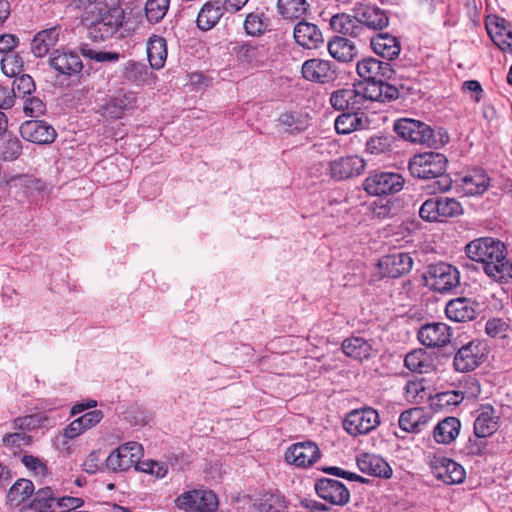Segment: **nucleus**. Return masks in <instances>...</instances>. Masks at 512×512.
<instances>
[{
  "label": "nucleus",
  "mask_w": 512,
  "mask_h": 512,
  "mask_svg": "<svg viewBox=\"0 0 512 512\" xmlns=\"http://www.w3.org/2000/svg\"><path fill=\"white\" fill-rule=\"evenodd\" d=\"M278 120L289 133L303 131L306 127V123L293 113H283Z\"/></svg>",
  "instance_id": "58"
},
{
  "label": "nucleus",
  "mask_w": 512,
  "mask_h": 512,
  "mask_svg": "<svg viewBox=\"0 0 512 512\" xmlns=\"http://www.w3.org/2000/svg\"><path fill=\"white\" fill-rule=\"evenodd\" d=\"M405 393L407 399L411 401L418 402L422 400L426 396L424 380L420 379L407 382Z\"/></svg>",
  "instance_id": "60"
},
{
  "label": "nucleus",
  "mask_w": 512,
  "mask_h": 512,
  "mask_svg": "<svg viewBox=\"0 0 512 512\" xmlns=\"http://www.w3.org/2000/svg\"><path fill=\"white\" fill-rule=\"evenodd\" d=\"M44 420L45 418L40 414L17 417L13 420V429L20 430L21 432L34 430L39 428Z\"/></svg>",
  "instance_id": "54"
},
{
  "label": "nucleus",
  "mask_w": 512,
  "mask_h": 512,
  "mask_svg": "<svg viewBox=\"0 0 512 512\" xmlns=\"http://www.w3.org/2000/svg\"><path fill=\"white\" fill-rule=\"evenodd\" d=\"M14 99L16 97L25 98L35 91V83L33 78L28 74H22L16 77L13 81L12 88L10 89Z\"/></svg>",
  "instance_id": "51"
},
{
  "label": "nucleus",
  "mask_w": 512,
  "mask_h": 512,
  "mask_svg": "<svg viewBox=\"0 0 512 512\" xmlns=\"http://www.w3.org/2000/svg\"><path fill=\"white\" fill-rule=\"evenodd\" d=\"M413 260L409 254L395 252L383 256L378 262V268L383 276L397 278L410 272Z\"/></svg>",
  "instance_id": "17"
},
{
  "label": "nucleus",
  "mask_w": 512,
  "mask_h": 512,
  "mask_svg": "<svg viewBox=\"0 0 512 512\" xmlns=\"http://www.w3.org/2000/svg\"><path fill=\"white\" fill-rule=\"evenodd\" d=\"M330 26L333 31L349 35L352 37H361L364 34L363 25L358 24L355 20L354 15H348L346 13H339L331 17Z\"/></svg>",
  "instance_id": "32"
},
{
  "label": "nucleus",
  "mask_w": 512,
  "mask_h": 512,
  "mask_svg": "<svg viewBox=\"0 0 512 512\" xmlns=\"http://www.w3.org/2000/svg\"><path fill=\"white\" fill-rule=\"evenodd\" d=\"M170 0H147L145 14L151 23H158L164 18L169 8Z\"/></svg>",
  "instance_id": "48"
},
{
  "label": "nucleus",
  "mask_w": 512,
  "mask_h": 512,
  "mask_svg": "<svg viewBox=\"0 0 512 512\" xmlns=\"http://www.w3.org/2000/svg\"><path fill=\"white\" fill-rule=\"evenodd\" d=\"M301 72L306 80L321 84L333 82L337 78L336 67L330 61L323 59L306 60Z\"/></svg>",
  "instance_id": "13"
},
{
  "label": "nucleus",
  "mask_w": 512,
  "mask_h": 512,
  "mask_svg": "<svg viewBox=\"0 0 512 512\" xmlns=\"http://www.w3.org/2000/svg\"><path fill=\"white\" fill-rule=\"evenodd\" d=\"M22 150V145L17 137L9 136L8 139L3 143L1 149V155L5 160L17 159Z\"/></svg>",
  "instance_id": "57"
},
{
  "label": "nucleus",
  "mask_w": 512,
  "mask_h": 512,
  "mask_svg": "<svg viewBox=\"0 0 512 512\" xmlns=\"http://www.w3.org/2000/svg\"><path fill=\"white\" fill-rule=\"evenodd\" d=\"M270 19L263 11L255 10L246 15L243 28L247 35L259 37L269 30Z\"/></svg>",
  "instance_id": "37"
},
{
  "label": "nucleus",
  "mask_w": 512,
  "mask_h": 512,
  "mask_svg": "<svg viewBox=\"0 0 512 512\" xmlns=\"http://www.w3.org/2000/svg\"><path fill=\"white\" fill-rule=\"evenodd\" d=\"M437 206H439V220L443 221L447 218L456 217L463 212L462 205L454 198L437 197Z\"/></svg>",
  "instance_id": "46"
},
{
  "label": "nucleus",
  "mask_w": 512,
  "mask_h": 512,
  "mask_svg": "<svg viewBox=\"0 0 512 512\" xmlns=\"http://www.w3.org/2000/svg\"><path fill=\"white\" fill-rule=\"evenodd\" d=\"M461 423L456 417H446L434 428L433 436L437 443L450 444L459 435Z\"/></svg>",
  "instance_id": "33"
},
{
  "label": "nucleus",
  "mask_w": 512,
  "mask_h": 512,
  "mask_svg": "<svg viewBox=\"0 0 512 512\" xmlns=\"http://www.w3.org/2000/svg\"><path fill=\"white\" fill-rule=\"evenodd\" d=\"M447 317L455 322H467L476 318L475 303L468 298L450 300L445 309Z\"/></svg>",
  "instance_id": "26"
},
{
  "label": "nucleus",
  "mask_w": 512,
  "mask_h": 512,
  "mask_svg": "<svg viewBox=\"0 0 512 512\" xmlns=\"http://www.w3.org/2000/svg\"><path fill=\"white\" fill-rule=\"evenodd\" d=\"M433 474L445 484H459L464 481L466 472L465 469L449 458L437 459L433 465Z\"/></svg>",
  "instance_id": "21"
},
{
  "label": "nucleus",
  "mask_w": 512,
  "mask_h": 512,
  "mask_svg": "<svg viewBox=\"0 0 512 512\" xmlns=\"http://www.w3.org/2000/svg\"><path fill=\"white\" fill-rule=\"evenodd\" d=\"M359 99V94L355 87L343 88L331 94L330 104L338 111H358L362 108Z\"/></svg>",
  "instance_id": "29"
},
{
  "label": "nucleus",
  "mask_w": 512,
  "mask_h": 512,
  "mask_svg": "<svg viewBox=\"0 0 512 512\" xmlns=\"http://www.w3.org/2000/svg\"><path fill=\"white\" fill-rule=\"evenodd\" d=\"M46 105L38 97H28L23 104V111L26 116L39 117L45 113Z\"/></svg>",
  "instance_id": "59"
},
{
  "label": "nucleus",
  "mask_w": 512,
  "mask_h": 512,
  "mask_svg": "<svg viewBox=\"0 0 512 512\" xmlns=\"http://www.w3.org/2000/svg\"><path fill=\"white\" fill-rule=\"evenodd\" d=\"M439 206H437V198L427 199L419 209V215L423 220L426 221H438L439 220Z\"/></svg>",
  "instance_id": "62"
},
{
  "label": "nucleus",
  "mask_w": 512,
  "mask_h": 512,
  "mask_svg": "<svg viewBox=\"0 0 512 512\" xmlns=\"http://www.w3.org/2000/svg\"><path fill=\"white\" fill-rule=\"evenodd\" d=\"M447 157L438 152H425L414 155L409 161V171L413 177L419 179H435L434 190L445 192L452 184L451 178L446 174Z\"/></svg>",
  "instance_id": "3"
},
{
  "label": "nucleus",
  "mask_w": 512,
  "mask_h": 512,
  "mask_svg": "<svg viewBox=\"0 0 512 512\" xmlns=\"http://www.w3.org/2000/svg\"><path fill=\"white\" fill-rule=\"evenodd\" d=\"M253 508L257 512H285L287 501L278 491H267L254 499Z\"/></svg>",
  "instance_id": "30"
},
{
  "label": "nucleus",
  "mask_w": 512,
  "mask_h": 512,
  "mask_svg": "<svg viewBox=\"0 0 512 512\" xmlns=\"http://www.w3.org/2000/svg\"><path fill=\"white\" fill-rule=\"evenodd\" d=\"M296 43L307 49H317L324 43L322 32L317 25L307 22H298L293 30Z\"/></svg>",
  "instance_id": "23"
},
{
  "label": "nucleus",
  "mask_w": 512,
  "mask_h": 512,
  "mask_svg": "<svg viewBox=\"0 0 512 512\" xmlns=\"http://www.w3.org/2000/svg\"><path fill=\"white\" fill-rule=\"evenodd\" d=\"M354 18L363 28L382 30L389 25L386 12L376 6L360 4L354 8Z\"/></svg>",
  "instance_id": "18"
},
{
  "label": "nucleus",
  "mask_w": 512,
  "mask_h": 512,
  "mask_svg": "<svg viewBox=\"0 0 512 512\" xmlns=\"http://www.w3.org/2000/svg\"><path fill=\"white\" fill-rule=\"evenodd\" d=\"M354 86L359 94V102L361 104V107H363L364 102L367 100L380 102V100L383 99L381 92V79L361 81L358 84H355Z\"/></svg>",
  "instance_id": "42"
},
{
  "label": "nucleus",
  "mask_w": 512,
  "mask_h": 512,
  "mask_svg": "<svg viewBox=\"0 0 512 512\" xmlns=\"http://www.w3.org/2000/svg\"><path fill=\"white\" fill-rule=\"evenodd\" d=\"M379 424V414L371 407L349 412L343 422L344 429L352 436L367 434L376 429Z\"/></svg>",
  "instance_id": "9"
},
{
  "label": "nucleus",
  "mask_w": 512,
  "mask_h": 512,
  "mask_svg": "<svg viewBox=\"0 0 512 512\" xmlns=\"http://www.w3.org/2000/svg\"><path fill=\"white\" fill-rule=\"evenodd\" d=\"M24 65L22 57L14 52L4 55L1 59L2 72L8 77H17Z\"/></svg>",
  "instance_id": "52"
},
{
  "label": "nucleus",
  "mask_w": 512,
  "mask_h": 512,
  "mask_svg": "<svg viewBox=\"0 0 512 512\" xmlns=\"http://www.w3.org/2000/svg\"><path fill=\"white\" fill-rule=\"evenodd\" d=\"M363 113L356 111L350 113H342L335 120V130L338 134H350L353 131L365 129L367 127V119H363Z\"/></svg>",
  "instance_id": "36"
},
{
  "label": "nucleus",
  "mask_w": 512,
  "mask_h": 512,
  "mask_svg": "<svg viewBox=\"0 0 512 512\" xmlns=\"http://www.w3.org/2000/svg\"><path fill=\"white\" fill-rule=\"evenodd\" d=\"M137 96L133 91L117 90L99 108L102 116L109 119H120L126 112L136 108Z\"/></svg>",
  "instance_id": "11"
},
{
  "label": "nucleus",
  "mask_w": 512,
  "mask_h": 512,
  "mask_svg": "<svg viewBox=\"0 0 512 512\" xmlns=\"http://www.w3.org/2000/svg\"><path fill=\"white\" fill-rule=\"evenodd\" d=\"M394 131L403 139L412 143L437 146L434 130L427 124L414 119L402 118L395 122Z\"/></svg>",
  "instance_id": "7"
},
{
  "label": "nucleus",
  "mask_w": 512,
  "mask_h": 512,
  "mask_svg": "<svg viewBox=\"0 0 512 512\" xmlns=\"http://www.w3.org/2000/svg\"><path fill=\"white\" fill-rule=\"evenodd\" d=\"M423 411L421 408H411L401 413L399 417V426L405 432H419L421 426L425 424Z\"/></svg>",
  "instance_id": "41"
},
{
  "label": "nucleus",
  "mask_w": 512,
  "mask_h": 512,
  "mask_svg": "<svg viewBox=\"0 0 512 512\" xmlns=\"http://www.w3.org/2000/svg\"><path fill=\"white\" fill-rule=\"evenodd\" d=\"M464 398L465 395L463 391H445L436 394V396L432 398V406L440 409H446L451 406L459 405Z\"/></svg>",
  "instance_id": "47"
},
{
  "label": "nucleus",
  "mask_w": 512,
  "mask_h": 512,
  "mask_svg": "<svg viewBox=\"0 0 512 512\" xmlns=\"http://www.w3.org/2000/svg\"><path fill=\"white\" fill-rule=\"evenodd\" d=\"M427 285L439 293L450 292L459 285V271L456 267L439 262L428 266L425 275Z\"/></svg>",
  "instance_id": "5"
},
{
  "label": "nucleus",
  "mask_w": 512,
  "mask_h": 512,
  "mask_svg": "<svg viewBox=\"0 0 512 512\" xmlns=\"http://www.w3.org/2000/svg\"><path fill=\"white\" fill-rule=\"evenodd\" d=\"M404 363L410 371L420 374L428 373L431 370L430 357L422 349L409 352L404 359Z\"/></svg>",
  "instance_id": "43"
},
{
  "label": "nucleus",
  "mask_w": 512,
  "mask_h": 512,
  "mask_svg": "<svg viewBox=\"0 0 512 512\" xmlns=\"http://www.w3.org/2000/svg\"><path fill=\"white\" fill-rule=\"evenodd\" d=\"M236 58L245 63H259L263 58L262 46L243 42L233 48Z\"/></svg>",
  "instance_id": "44"
},
{
  "label": "nucleus",
  "mask_w": 512,
  "mask_h": 512,
  "mask_svg": "<svg viewBox=\"0 0 512 512\" xmlns=\"http://www.w3.org/2000/svg\"><path fill=\"white\" fill-rule=\"evenodd\" d=\"M147 57L153 69H161L167 58V46L164 38L153 36L147 44Z\"/></svg>",
  "instance_id": "38"
},
{
  "label": "nucleus",
  "mask_w": 512,
  "mask_h": 512,
  "mask_svg": "<svg viewBox=\"0 0 512 512\" xmlns=\"http://www.w3.org/2000/svg\"><path fill=\"white\" fill-rule=\"evenodd\" d=\"M83 500L78 497L63 496L57 498V512L74 511L83 505Z\"/></svg>",
  "instance_id": "64"
},
{
  "label": "nucleus",
  "mask_w": 512,
  "mask_h": 512,
  "mask_svg": "<svg viewBox=\"0 0 512 512\" xmlns=\"http://www.w3.org/2000/svg\"><path fill=\"white\" fill-rule=\"evenodd\" d=\"M465 251L468 258L482 265L491 280L501 284L512 281V263L500 240L491 237L475 239L466 245Z\"/></svg>",
  "instance_id": "1"
},
{
  "label": "nucleus",
  "mask_w": 512,
  "mask_h": 512,
  "mask_svg": "<svg viewBox=\"0 0 512 512\" xmlns=\"http://www.w3.org/2000/svg\"><path fill=\"white\" fill-rule=\"evenodd\" d=\"M404 183V178L398 173L375 172L365 179L363 186L368 194L383 196L400 192Z\"/></svg>",
  "instance_id": "8"
},
{
  "label": "nucleus",
  "mask_w": 512,
  "mask_h": 512,
  "mask_svg": "<svg viewBox=\"0 0 512 512\" xmlns=\"http://www.w3.org/2000/svg\"><path fill=\"white\" fill-rule=\"evenodd\" d=\"M489 180V177L484 171L475 170L473 173L462 178V191L468 196L483 194L489 186Z\"/></svg>",
  "instance_id": "35"
},
{
  "label": "nucleus",
  "mask_w": 512,
  "mask_h": 512,
  "mask_svg": "<svg viewBox=\"0 0 512 512\" xmlns=\"http://www.w3.org/2000/svg\"><path fill=\"white\" fill-rule=\"evenodd\" d=\"M224 8L218 1H208L200 9L197 16V26L203 31L212 29L223 16Z\"/></svg>",
  "instance_id": "31"
},
{
  "label": "nucleus",
  "mask_w": 512,
  "mask_h": 512,
  "mask_svg": "<svg viewBox=\"0 0 512 512\" xmlns=\"http://www.w3.org/2000/svg\"><path fill=\"white\" fill-rule=\"evenodd\" d=\"M49 65L59 74L66 76L75 75L83 68L82 61L76 53L59 50H55L51 54Z\"/></svg>",
  "instance_id": "22"
},
{
  "label": "nucleus",
  "mask_w": 512,
  "mask_h": 512,
  "mask_svg": "<svg viewBox=\"0 0 512 512\" xmlns=\"http://www.w3.org/2000/svg\"><path fill=\"white\" fill-rule=\"evenodd\" d=\"M137 470L155 475L157 478H163L168 473V466L164 462L145 460L142 461L139 466H137Z\"/></svg>",
  "instance_id": "56"
},
{
  "label": "nucleus",
  "mask_w": 512,
  "mask_h": 512,
  "mask_svg": "<svg viewBox=\"0 0 512 512\" xmlns=\"http://www.w3.org/2000/svg\"><path fill=\"white\" fill-rule=\"evenodd\" d=\"M451 338L450 328L445 323H429L422 326L418 332L419 341L430 348L443 347Z\"/></svg>",
  "instance_id": "19"
},
{
  "label": "nucleus",
  "mask_w": 512,
  "mask_h": 512,
  "mask_svg": "<svg viewBox=\"0 0 512 512\" xmlns=\"http://www.w3.org/2000/svg\"><path fill=\"white\" fill-rule=\"evenodd\" d=\"M310 5L306 0H278L277 11L284 19L294 20L305 15Z\"/></svg>",
  "instance_id": "39"
},
{
  "label": "nucleus",
  "mask_w": 512,
  "mask_h": 512,
  "mask_svg": "<svg viewBox=\"0 0 512 512\" xmlns=\"http://www.w3.org/2000/svg\"><path fill=\"white\" fill-rule=\"evenodd\" d=\"M123 76L129 82L140 85L146 80L147 67L144 64L130 61L123 70Z\"/></svg>",
  "instance_id": "53"
},
{
  "label": "nucleus",
  "mask_w": 512,
  "mask_h": 512,
  "mask_svg": "<svg viewBox=\"0 0 512 512\" xmlns=\"http://www.w3.org/2000/svg\"><path fill=\"white\" fill-rule=\"evenodd\" d=\"M124 11L118 5H109L107 0H95L86 9L85 20L91 37L96 41L111 38L122 26Z\"/></svg>",
  "instance_id": "2"
},
{
  "label": "nucleus",
  "mask_w": 512,
  "mask_h": 512,
  "mask_svg": "<svg viewBox=\"0 0 512 512\" xmlns=\"http://www.w3.org/2000/svg\"><path fill=\"white\" fill-rule=\"evenodd\" d=\"M499 412L491 405H484L477 410L474 421V433L478 437H490L499 429Z\"/></svg>",
  "instance_id": "20"
},
{
  "label": "nucleus",
  "mask_w": 512,
  "mask_h": 512,
  "mask_svg": "<svg viewBox=\"0 0 512 512\" xmlns=\"http://www.w3.org/2000/svg\"><path fill=\"white\" fill-rule=\"evenodd\" d=\"M359 470L365 474L390 478L392 469L389 464L380 456L370 453H362L356 459Z\"/></svg>",
  "instance_id": "24"
},
{
  "label": "nucleus",
  "mask_w": 512,
  "mask_h": 512,
  "mask_svg": "<svg viewBox=\"0 0 512 512\" xmlns=\"http://www.w3.org/2000/svg\"><path fill=\"white\" fill-rule=\"evenodd\" d=\"M487 31L493 42L503 51L512 52V30L508 32H493L492 26H487Z\"/></svg>",
  "instance_id": "61"
},
{
  "label": "nucleus",
  "mask_w": 512,
  "mask_h": 512,
  "mask_svg": "<svg viewBox=\"0 0 512 512\" xmlns=\"http://www.w3.org/2000/svg\"><path fill=\"white\" fill-rule=\"evenodd\" d=\"M380 60L365 58L357 63V73L363 81L379 80Z\"/></svg>",
  "instance_id": "50"
},
{
  "label": "nucleus",
  "mask_w": 512,
  "mask_h": 512,
  "mask_svg": "<svg viewBox=\"0 0 512 512\" xmlns=\"http://www.w3.org/2000/svg\"><path fill=\"white\" fill-rule=\"evenodd\" d=\"M57 497L50 487L39 489L30 504L31 509L37 512H57Z\"/></svg>",
  "instance_id": "40"
},
{
  "label": "nucleus",
  "mask_w": 512,
  "mask_h": 512,
  "mask_svg": "<svg viewBox=\"0 0 512 512\" xmlns=\"http://www.w3.org/2000/svg\"><path fill=\"white\" fill-rule=\"evenodd\" d=\"M343 352L356 360L369 359L373 353L372 345L362 337H350L342 343Z\"/></svg>",
  "instance_id": "34"
},
{
  "label": "nucleus",
  "mask_w": 512,
  "mask_h": 512,
  "mask_svg": "<svg viewBox=\"0 0 512 512\" xmlns=\"http://www.w3.org/2000/svg\"><path fill=\"white\" fill-rule=\"evenodd\" d=\"M61 33L59 25L43 29L35 34L31 42V52L35 57L42 58L58 43Z\"/></svg>",
  "instance_id": "25"
},
{
  "label": "nucleus",
  "mask_w": 512,
  "mask_h": 512,
  "mask_svg": "<svg viewBox=\"0 0 512 512\" xmlns=\"http://www.w3.org/2000/svg\"><path fill=\"white\" fill-rule=\"evenodd\" d=\"M20 134L24 140L36 144H50L57 136L55 129L42 120L23 122L20 126Z\"/></svg>",
  "instance_id": "14"
},
{
  "label": "nucleus",
  "mask_w": 512,
  "mask_h": 512,
  "mask_svg": "<svg viewBox=\"0 0 512 512\" xmlns=\"http://www.w3.org/2000/svg\"><path fill=\"white\" fill-rule=\"evenodd\" d=\"M508 324L500 318H492L486 322L485 330L486 333L491 337H505L508 329Z\"/></svg>",
  "instance_id": "63"
},
{
  "label": "nucleus",
  "mask_w": 512,
  "mask_h": 512,
  "mask_svg": "<svg viewBox=\"0 0 512 512\" xmlns=\"http://www.w3.org/2000/svg\"><path fill=\"white\" fill-rule=\"evenodd\" d=\"M487 437H478L475 434L470 436L462 448V452L467 456H481L487 449Z\"/></svg>",
  "instance_id": "55"
},
{
  "label": "nucleus",
  "mask_w": 512,
  "mask_h": 512,
  "mask_svg": "<svg viewBox=\"0 0 512 512\" xmlns=\"http://www.w3.org/2000/svg\"><path fill=\"white\" fill-rule=\"evenodd\" d=\"M31 442L32 437L25 432L7 433L2 437L3 446L14 454L20 451L22 447L29 446Z\"/></svg>",
  "instance_id": "49"
},
{
  "label": "nucleus",
  "mask_w": 512,
  "mask_h": 512,
  "mask_svg": "<svg viewBox=\"0 0 512 512\" xmlns=\"http://www.w3.org/2000/svg\"><path fill=\"white\" fill-rule=\"evenodd\" d=\"M365 168L363 158L354 155L335 159L329 163L328 174L335 180H344L360 175Z\"/></svg>",
  "instance_id": "16"
},
{
  "label": "nucleus",
  "mask_w": 512,
  "mask_h": 512,
  "mask_svg": "<svg viewBox=\"0 0 512 512\" xmlns=\"http://www.w3.org/2000/svg\"><path fill=\"white\" fill-rule=\"evenodd\" d=\"M143 456V447L141 444L131 441L124 443L113 450L105 460V465L109 471L123 472L132 467L137 469L141 464Z\"/></svg>",
  "instance_id": "4"
},
{
  "label": "nucleus",
  "mask_w": 512,
  "mask_h": 512,
  "mask_svg": "<svg viewBox=\"0 0 512 512\" xmlns=\"http://www.w3.org/2000/svg\"><path fill=\"white\" fill-rule=\"evenodd\" d=\"M175 505L187 512H214L218 508V499L211 490L194 489L180 494Z\"/></svg>",
  "instance_id": "6"
},
{
  "label": "nucleus",
  "mask_w": 512,
  "mask_h": 512,
  "mask_svg": "<svg viewBox=\"0 0 512 512\" xmlns=\"http://www.w3.org/2000/svg\"><path fill=\"white\" fill-rule=\"evenodd\" d=\"M371 47L378 56L387 60L397 58L401 51L398 39L388 33H378L372 37Z\"/></svg>",
  "instance_id": "27"
},
{
  "label": "nucleus",
  "mask_w": 512,
  "mask_h": 512,
  "mask_svg": "<svg viewBox=\"0 0 512 512\" xmlns=\"http://www.w3.org/2000/svg\"><path fill=\"white\" fill-rule=\"evenodd\" d=\"M33 491L34 485L32 481L27 479H19L9 490V501L18 505L29 498L33 494Z\"/></svg>",
  "instance_id": "45"
},
{
  "label": "nucleus",
  "mask_w": 512,
  "mask_h": 512,
  "mask_svg": "<svg viewBox=\"0 0 512 512\" xmlns=\"http://www.w3.org/2000/svg\"><path fill=\"white\" fill-rule=\"evenodd\" d=\"M318 496L334 505H345L350 500V492L340 481L321 478L315 484Z\"/></svg>",
  "instance_id": "15"
},
{
  "label": "nucleus",
  "mask_w": 512,
  "mask_h": 512,
  "mask_svg": "<svg viewBox=\"0 0 512 512\" xmlns=\"http://www.w3.org/2000/svg\"><path fill=\"white\" fill-rule=\"evenodd\" d=\"M329 54L339 62L348 63L358 55L354 42L347 38L335 36L328 43Z\"/></svg>",
  "instance_id": "28"
},
{
  "label": "nucleus",
  "mask_w": 512,
  "mask_h": 512,
  "mask_svg": "<svg viewBox=\"0 0 512 512\" xmlns=\"http://www.w3.org/2000/svg\"><path fill=\"white\" fill-rule=\"evenodd\" d=\"M321 452L316 443L304 441L292 444L285 452L284 458L289 464L296 467L307 468L316 463Z\"/></svg>",
  "instance_id": "12"
},
{
  "label": "nucleus",
  "mask_w": 512,
  "mask_h": 512,
  "mask_svg": "<svg viewBox=\"0 0 512 512\" xmlns=\"http://www.w3.org/2000/svg\"><path fill=\"white\" fill-rule=\"evenodd\" d=\"M487 353L486 345L480 340H472L463 345L455 354L453 366L458 372L476 369Z\"/></svg>",
  "instance_id": "10"
}]
</instances>
